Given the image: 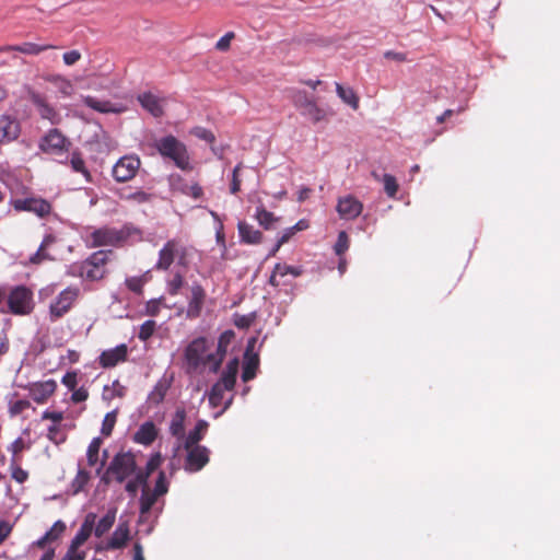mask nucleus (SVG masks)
I'll list each match as a JSON object with an SVG mask.
<instances>
[{
    "mask_svg": "<svg viewBox=\"0 0 560 560\" xmlns=\"http://www.w3.org/2000/svg\"><path fill=\"white\" fill-rule=\"evenodd\" d=\"M83 103L88 107H90V108H92V109H94L96 112L104 113V114L121 112V108L117 107L112 102L97 100L96 97H93V96H90V95L85 96L83 98Z\"/></svg>",
    "mask_w": 560,
    "mask_h": 560,
    "instance_id": "obj_28",
    "label": "nucleus"
},
{
    "mask_svg": "<svg viewBox=\"0 0 560 560\" xmlns=\"http://www.w3.org/2000/svg\"><path fill=\"white\" fill-rule=\"evenodd\" d=\"M10 470L11 477L19 483H24L28 478V472L18 464L14 457L11 459Z\"/></svg>",
    "mask_w": 560,
    "mask_h": 560,
    "instance_id": "obj_44",
    "label": "nucleus"
},
{
    "mask_svg": "<svg viewBox=\"0 0 560 560\" xmlns=\"http://www.w3.org/2000/svg\"><path fill=\"white\" fill-rule=\"evenodd\" d=\"M79 548L80 547H74L73 544L70 542V546L61 560H84L86 552L84 550L80 551Z\"/></svg>",
    "mask_w": 560,
    "mask_h": 560,
    "instance_id": "obj_56",
    "label": "nucleus"
},
{
    "mask_svg": "<svg viewBox=\"0 0 560 560\" xmlns=\"http://www.w3.org/2000/svg\"><path fill=\"white\" fill-rule=\"evenodd\" d=\"M147 481H148V474H143V471L140 470L136 474L133 479L129 480L126 483L125 489L129 494L135 495L140 486L147 487Z\"/></svg>",
    "mask_w": 560,
    "mask_h": 560,
    "instance_id": "obj_38",
    "label": "nucleus"
},
{
    "mask_svg": "<svg viewBox=\"0 0 560 560\" xmlns=\"http://www.w3.org/2000/svg\"><path fill=\"white\" fill-rule=\"evenodd\" d=\"M128 237L129 233L122 229L117 230L115 228L103 226L94 230L89 235L88 242L90 247H118L121 246Z\"/></svg>",
    "mask_w": 560,
    "mask_h": 560,
    "instance_id": "obj_8",
    "label": "nucleus"
},
{
    "mask_svg": "<svg viewBox=\"0 0 560 560\" xmlns=\"http://www.w3.org/2000/svg\"><path fill=\"white\" fill-rule=\"evenodd\" d=\"M128 357V348L121 343L113 349L105 350L100 355L101 366L108 369L114 368L120 362H125Z\"/></svg>",
    "mask_w": 560,
    "mask_h": 560,
    "instance_id": "obj_20",
    "label": "nucleus"
},
{
    "mask_svg": "<svg viewBox=\"0 0 560 560\" xmlns=\"http://www.w3.org/2000/svg\"><path fill=\"white\" fill-rule=\"evenodd\" d=\"M183 285H184V277L179 272H176L172 277V279H170L167 281L168 294L172 296H176L177 294H179V291L183 288Z\"/></svg>",
    "mask_w": 560,
    "mask_h": 560,
    "instance_id": "obj_48",
    "label": "nucleus"
},
{
    "mask_svg": "<svg viewBox=\"0 0 560 560\" xmlns=\"http://www.w3.org/2000/svg\"><path fill=\"white\" fill-rule=\"evenodd\" d=\"M117 510L115 508L109 509L106 514L97 522L94 526V535L102 537L106 534L115 524Z\"/></svg>",
    "mask_w": 560,
    "mask_h": 560,
    "instance_id": "obj_30",
    "label": "nucleus"
},
{
    "mask_svg": "<svg viewBox=\"0 0 560 560\" xmlns=\"http://www.w3.org/2000/svg\"><path fill=\"white\" fill-rule=\"evenodd\" d=\"M70 145L71 142L58 129H50L39 143L40 150L50 155L63 154Z\"/></svg>",
    "mask_w": 560,
    "mask_h": 560,
    "instance_id": "obj_12",
    "label": "nucleus"
},
{
    "mask_svg": "<svg viewBox=\"0 0 560 560\" xmlns=\"http://www.w3.org/2000/svg\"><path fill=\"white\" fill-rule=\"evenodd\" d=\"M182 191L194 199H199L203 195V189L198 183L184 185Z\"/></svg>",
    "mask_w": 560,
    "mask_h": 560,
    "instance_id": "obj_54",
    "label": "nucleus"
},
{
    "mask_svg": "<svg viewBox=\"0 0 560 560\" xmlns=\"http://www.w3.org/2000/svg\"><path fill=\"white\" fill-rule=\"evenodd\" d=\"M136 469L137 463L135 455L130 452H119L109 463L105 472L101 477V481L104 485H109L112 480H116L121 483L136 474Z\"/></svg>",
    "mask_w": 560,
    "mask_h": 560,
    "instance_id": "obj_2",
    "label": "nucleus"
},
{
    "mask_svg": "<svg viewBox=\"0 0 560 560\" xmlns=\"http://www.w3.org/2000/svg\"><path fill=\"white\" fill-rule=\"evenodd\" d=\"M170 386V382H167L166 380H160L149 394V401L154 405L161 404L164 400Z\"/></svg>",
    "mask_w": 560,
    "mask_h": 560,
    "instance_id": "obj_31",
    "label": "nucleus"
},
{
    "mask_svg": "<svg viewBox=\"0 0 560 560\" xmlns=\"http://www.w3.org/2000/svg\"><path fill=\"white\" fill-rule=\"evenodd\" d=\"M117 413L116 411H112L106 413L102 423V434L105 436H109L113 432V429L116 423Z\"/></svg>",
    "mask_w": 560,
    "mask_h": 560,
    "instance_id": "obj_50",
    "label": "nucleus"
},
{
    "mask_svg": "<svg viewBox=\"0 0 560 560\" xmlns=\"http://www.w3.org/2000/svg\"><path fill=\"white\" fill-rule=\"evenodd\" d=\"M336 209L341 219L353 220L362 213L363 205L354 196L347 195L338 199Z\"/></svg>",
    "mask_w": 560,
    "mask_h": 560,
    "instance_id": "obj_15",
    "label": "nucleus"
},
{
    "mask_svg": "<svg viewBox=\"0 0 560 560\" xmlns=\"http://www.w3.org/2000/svg\"><path fill=\"white\" fill-rule=\"evenodd\" d=\"M258 357L253 355L245 362L243 373H242V380L244 382H248L253 380L256 376V370L258 369Z\"/></svg>",
    "mask_w": 560,
    "mask_h": 560,
    "instance_id": "obj_41",
    "label": "nucleus"
},
{
    "mask_svg": "<svg viewBox=\"0 0 560 560\" xmlns=\"http://www.w3.org/2000/svg\"><path fill=\"white\" fill-rule=\"evenodd\" d=\"M145 282V276L129 277L126 279L125 284L131 292L136 294H142Z\"/></svg>",
    "mask_w": 560,
    "mask_h": 560,
    "instance_id": "obj_43",
    "label": "nucleus"
},
{
    "mask_svg": "<svg viewBox=\"0 0 560 560\" xmlns=\"http://www.w3.org/2000/svg\"><path fill=\"white\" fill-rule=\"evenodd\" d=\"M228 388L223 387L222 384L215 383L212 385L209 393V402L212 407H219L222 404L224 393Z\"/></svg>",
    "mask_w": 560,
    "mask_h": 560,
    "instance_id": "obj_42",
    "label": "nucleus"
},
{
    "mask_svg": "<svg viewBox=\"0 0 560 560\" xmlns=\"http://www.w3.org/2000/svg\"><path fill=\"white\" fill-rule=\"evenodd\" d=\"M288 93L293 106L313 124H318L327 118L326 110L319 107L315 97L306 91L293 88L289 89Z\"/></svg>",
    "mask_w": 560,
    "mask_h": 560,
    "instance_id": "obj_3",
    "label": "nucleus"
},
{
    "mask_svg": "<svg viewBox=\"0 0 560 560\" xmlns=\"http://www.w3.org/2000/svg\"><path fill=\"white\" fill-rule=\"evenodd\" d=\"M47 81L51 82L63 96H70L73 93L71 81L61 75H50Z\"/></svg>",
    "mask_w": 560,
    "mask_h": 560,
    "instance_id": "obj_33",
    "label": "nucleus"
},
{
    "mask_svg": "<svg viewBox=\"0 0 560 560\" xmlns=\"http://www.w3.org/2000/svg\"><path fill=\"white\" fill-rule=\"evenodd\" d=\"M70 165L74 172L81 173L88 182H91V174L80 152L74 151L71 153Z\"/></svg>",
    "mask_w": 560,
    "mask_h": 560,
    "instance_id": "obj_34",
    "label": "nucleus"
},
{
    "mask_svg": "<svg viewBox=\"0 0 560 560\" xmlns=\"http://www.w3.org/2000/svg\"><path fill=\"white\" fill-rule=\"evenodd\" d=\"M155 329H156V323L154 320H152V319L145 320L140 326V329L138 332V338L141 341H147L153 336Z\"/></svg>",
    "mask_w": 560,
    "mask_h": 560,
    "instance_id": "obj_47",
    "label": "nucleus"
},
{
    "mask_svg": "<svg viewBox=\"0 0 560 560\" xmlns=\"http://www.w3.org/2000/svg\"><path fill=\"white\" fill-rule=\"evenodd\" d=\"M141 106L154 117H161L164 114L161 100L150 92L138 95Z\"/></svg>",
    "mask_w": 560,
    "mask_h": 560,
    "instance_id": "obj_24",
    "label": "nucleus"
},
{
    "mask_svg": "<svg viewBox=\"0 0 560 560\" xmlns=\"http://www.w3.org/2000/svg\"><path fill=\"white\" fill-rule=\"evenodd\" d=\"M152 198L151 194H148L143 190H138L135 192H130L126 196H124V199L126 201L136 202V203H145L149 202Z\"/></svg>",
    "mask_w": 560,
    "mask_h": 560,
    "instance_id": "obj_51",
    "label": "nucleus"
},
{
    "mask_svg": "<svg viewBox=\"0 0 560 560\" xmlns=\"http://www.w3.org/2000/svg\"><path fill=\"white\" fill-rule=\"evenodd\" d=\"M31 102L36 107L38 114L43 119H48L51 122H56L58 114L55 110V108L47 103L46 98L43 95L38 93H33L31 95Z\"/></svg>",
    "mask_w": 560,
    "mask_h": 560,
    "instance_id": "obj_23",
    "label": "nucleus"
},
{
    "mask_svg": "<svg viewBox=\"0 0 560 560\" xmlns=\"http://www.w3.org/2000/svg\"><path fill=\"white\" fill-rule=\"evenodd\" d=\"M187 247L177 238L168 240L159 252V258L154 265L158 271H166L177 258L178 265H187Z\"/></svg>",
    "mask_w": 560,
    "mask_h": 560,
    "instance_id": "obj_6",
    "label": "nucleus"
},
{
    "mask_svg": "<svg viewBox=\"0 0 560 560\" xmlns=\"http://www.w3.org/2000/svg\"><path fill=\"white\" fill-rule=\"evenodd\" d=\"M348 248H349V237L345 231H341L338 234V238H337V242L334 247L335 253L338 256H342Z\"/></svg>",
    "mask_w": 560,
    "mask_h": 560,
    "instance_id": "obj_53",
    "label": "nucleus"
},
{
    "mask_svg": "<svg viewBox=\"0 0 560 560\" xmlns=\"http://www.w3.org/2000/svg\"><path fill=\"white\" fill-rule=\"evenodd\" d=\"M167 492V482L165 479V474L163 471H160L158 480L155 482V487L153 490V493L156 495H163Z\"/></svg>",
    "mask_w": 560,
    "mask_h": 560,
    "instance_id": "obj_60",
    "label": "nucleus"
},
{
    "mask_svg": "<svg viewBox=\"0 0 560 560\" xmlns=\"http://www.w3.org/2000/svg\"><path fill=\"white\" fill-rule=\"evenodd\" d=\"M241 242L246 244H259L262 241V233L245 221L237 224Z\"/></svg>",
    "mask_w": 560,
    "mask_h": 560,
    "instance_id": "obj_25",
    "label": "nucleus"
},
{
    "mask_svg": "<svg viewBox=\"0 0 560 560\" xmlns=\"http://www.w3.org/2000/svg\"><path fill=\"white\" fill-rule=\"evenodd\" d=\"M80 296V289L77 285H69L63 289L49 305V320L57 322L68 314Z\"/></svg>",
    "mask_w": 560,
    "mask_h": 560,
    "instance_id": "obj_7",
    "label": "nucleus"
},
{
    "mask_svg": "<svg viewBox=\"0 0 560 560\" xmlns=\"http://www.w3.org/2000/svg\"><path fill=\"white\" fill-rule=\"evenodd\" d=\"M234 38V33L229 32L222 36L215 44V48L220 51H226L230 48L231 40Z\"/></svg>",
    "mask_w": 560,
    "mask_h": 560,
    "instance_id": "obj_62",
    "label": "nucleus"
},
{
    "mask_svg": "<svg viewBox=\"0 0 560 560\" xmlns=\"http://www.w3.org/2000/svg\"><path fill=\"white\" fill-rule=\"evenodd\" d=\"M66 530V524L62 521H57L54 523L51 528L46 533L49 537L50 541L57 540Z\"/></svg>",
    "mask_w": 560,
    "mask_h": 560,
    "instance_id": "obj_57",
    "label": "nucleus"
},
{
    "mask_svg": "<svg viewBox=\"0 0 560 560\" xmlns=\"http://www.w3.org/2000/svg\"><path fill=\"white\" fill-rule=\"evenodd\" d=\"M31 402L26 399H19L11 402L9 412L11 416H18L24 412L26 409L31 408Z\"/></svg>",
    "mask_w": 560,
    "mask_h": 560,
    "instance_id": "obj_55",
    "label": "nucleus"
},
{
    "mask_svg": "<svg viewBox=\"0 0 560 560\" xmlns=\"http://www.w3.org/2000/svg\"><path fill=\"white\" fill-rule=\"evenodd\" d=\"M255 319H256L255 312L246 314V315L234 314V316H233V323L240 329L249 328L253 325V323L255 322Z\"/></svg>",
    "mask_w": 560,
    "mask_h": 560,
    "instance_id": "obj_45",
    "label": "nucleus"
},
{
    "mask_svg": "<svg viewBox=\"0 0 560 560\" xmlns=\"http://www.w3.org/2000/svg\"><path fill=\"white\" fill-rule=\"evenodd\" d=\"M158 436V430L152 421L142 423L133 435V441L142 445H151Z\"/></svg>",
    "mask_w": 560,
    "mask_h": 560,
    "instance_id": "obj_22",
    "label": "nucleus"
},
{
    "mask_svg": "<svg viewBox=\"0 0 560 560\" xmlns=\"http://www.w3.org/2000/svg\"><path fill=\"white\" fill-rule=\"evenodd\" d=\"M102 439L94 438L88 446L86 458L90 466H94L98 460V454L102 446Z\"/></svg>",
    "mask_w": 560,
    "mask_h": 560,
    "instance_id": "obj_40",
    "label": "nucleus"
},
{
    "mask_svg": "<svg viewBox=\"0 0 560 560\" xmlns=\"http://www.w3.org/2000/svg\"><path fill=\"white\" fill-rule=\"evenodd\" d=\"M162 464V456L160 453L153 454L147 463L145 471L143 474H148V477L155 471Z\"/></svg>",
    "mask_w": 560,
    "mask_h": 560,
    "instance_id": "obj_59",
    "label": "nucleus"
},
{
    "mask_svg": "<svg viewBox=\"0 0 560 560\" xmlns=\"http://www.w3.org/2000/svg\"><path fill=\"white\" fill-rule=\"evenodd\" d=\"M209 342L206 337L191 340L184 351L185 371L187 374H196L201 368L211 366L208 360Z\"/></svg>",
    "mask_w": 560,
    "mask_h": 560,
    "instance_id": "obj_4",
    "label": "nucleus"
},
{
    "mask_svg": "<svg viewBox=\"0 0 560 560\" xmlns=\"http://www.w3.org/2000/svg\"><path fill=\"white\" fill-rule=\"evenodd\" d=\"M96 517V514L93 512H90L85 515L78 533L71 540V544H73L74 547H81L90 538L94 532Z\"/></svg>",
    "mask_w": 560,
    "mask_h": 560,
    "instance_id": "obj_21",
    "label": "nucleus"
},
{
    "mask_svg": "<svg viewBox=\"0 0 560 560\" xmlns=\"http://www.w3.org/2000/svg\"><path fill=\"white\" fill-rule=\"evenodd\" d=\"M242 167H243V164L238 163L232 172V178H231V183H230V192L233 195L237 194L241 190L242 180L240 178V172H241Z\"/></svg>",
    "mask_w": 560,
    "mask_h": 560,
    "instance_id": "obj_52",
    "label": "nucleus"
},
{
    "mask_svg": "<svg viewBox=\"0 0 560 560\" xmlns=\"http://www.w3.org/2000/svg\"><path fill=\"white\" fill-rule=\"evenodd\" d=\"M159 153L172 160L180 170H190L189 155L186 145L174 136H166L156 141Z\"/></svg>",
    "mask_w": 560,
    "mask_h": 560,
    "instance_id": "obj_5",
    "label": "nucleus"
},
{
    "mask_svg": "<svg viewBox=\"0 0 560 560\" xmlns=\"http://www.w3.org/2000/svg\"><path fill=\"white\" fill-rule=\"evenodd\" d=\"M130 539V528L127 521L120 522L105 545L96 546V551L122 549Z\"/></svg>",
    "mask_w": 560,
    "mask_h": 560,
    "instance_id": "obj_14",
    "label": "nucleus"
},
{
    "mask_svg": "<svg viewBox=\"0 0 560 560\" xmlns=\"http://www.w3.org/2000/svg\"><path fill=\"white\" fill-rule=\"evenodd\" d=\"M57 389L55 380H47L45 382H36L28 386L30 396L37 404H45L48 398L54 395Z\"/></svg>",
    "mask_w": 560,
    "mask_h": 560,
    "instance_id": "obj_19",
    "label": "nucleus"
},
{
    "mask_svg": "<svg viewBox=\"0 0 560 560\" xmlns=\"http://www.w3.org/2000/svg\"><path fill=\"white\" fill-rule=\"evenodd\" d=\"M382 182L384 184L386 195L390 198L395 197L399 188L396 178L390 174H384Z\"/></svg>",
    "mask_w": 560,
    "mask_h": 560,
    "instance_id": "obj_46",
    "label": "nucleus"
},
{
    "mask_svg": "<svg viewBox=\"0 0 560 560\" xmlns=\"http://www.w3.org/2000/svg\"><path fill=\"white\" fill-rule=\"evenodd\" d=\"M57 46L54 45H37L35 43H23L21 45H16V51L25 55H38L48 49H56Z\"/></svg>",
    "mask_w": 560,
    "mask_h": 560,
    "instance_id": "obj_35",
    "label": "nucleus"
},
{
    "mask_svg": "<svg viewBox=\"0 0 560 560\" xmlns=\"http://www.w3.org/2000/svg\"><path fill=\"white\" fill-rule=\"evenodd\" d=\"M208 427L209 424L206 420H199L196 423L195 429L185 438L184 448H191V446L199 445V442L203 439Z\"/></svg>",
    "mask_w": 560,
    "mask_h": 560,
    "instance_id": "obj_27",
    "label": "nucleus"
},
{
    "mask_svg": "<svg viewBox=\"0 0 560 560\" xmlns=\"http://www.w3.org/2000/svg\"><path fill=\"white\" fill-rule=\"evenodd\" d=\"M185 419L186 411L183 408H179L175 411L171 423H170V432L173 436L177 439L185 438Z\"/></svg>",
    "mask_w": 560,
    "mask_h": 560,
    "instance_id": "obj_29",
    "label": "nucleus"
},
{
    "mask_svg": "<svg viewBox=\"0 0 560 560\" xmlns=\"http://www.w3.org/2000/svg\"><path fill=\"white\" fill-rule=\"evenodd\" d=\"M238 372V360L236 358L229 361L220 380L217 382L222 384L223 387L228 388V390H232L236 383V375Z\"/></svg>",
    "mask_w": 560,
    "mask_h": 560,
    "instance_id": "obj_26",
    "label": "nucleus"
},
{
    "mask_svg": "<svg viewBox=\"0 0 560 560\" xmlns=\"http://www.w3.org/2000/svg\"><path fill=\"white\" fill-rule=\"evenodd\" d=\"M158 498L159 495H156L153 492H150L147 488H144L140 498V513H149L154 503L156 502Z\"/></svg>",
    "mask_w": 560,
    "mask_h": 560,
    "instance_id": "obj_39",
    "label": "nucleus"
},
{
    "mask_svg": "<svg viewBox=\"0 0 560 560\" xmlns=\"http://www.w3.org/2000/svg\"><path fill=\"white\" fill-rule=\"evenodd\" d=\"M11 206L18 212L26 211L45 218L51 212V205L40 197L16 198L11 200Z\"/></svg>",
    "mask_w": 560,
    "mask_h": 560,
    "instance_id": "obj_10",
    "label": "nucleus"
},
{
    "mask_svg": "<svg viewBox=\"0 0 560 560\" xmlns=\"http://www.w3.org/2000/svg\"><path fill=\"white\" fill-rule=\"evenodd\" d=\"M190 293L191 295L188 301L186 315L188 318H197L201 314L207 293L202 285L198 282L192 283Z\"/></svg>",
    "mask_w": 560,
    "mask_h": 560,
    "instance_id": "obj_16",
    "label": "nucleus"
},
{
    "mask_svg": "<svg viewBox=\"0 0 560 560\" xmlns=\"http://www.w3.org/2000/svg\"><path fill=\"white\" fill-rule=\"evenodd\" d=\"M336 92L342 102L351 106L353 109L359 108V97L353 89L343 88L340 83H336Z\"/></svg>",
    "mask_w": 560,
    "mask_h": 560,
    "instance_id": "obj_32",
    "label": "nucleus"
},
{
    "mask_svg": "<svg viewBox=\"0 0 560 560\" xmlns=\"http://www.w3.org/2000/svg\"><path fill=\"white\" fill-rule=\"evenodd\" d=\"M91 479V475L83 468H79L75 477L71 481V489L73 494L81 492Z\"/></svg>",
    "mask_w": 560,
    "mask_h": 560,
    "instance_id": "obj_36",
    "label": "nucleus"
},
{
    "mask_svg": "<svg viewBox=\"0 0 560 560\" xmlns=\"http://www.w3.org/2000/svg\"><path fill=\"white\" fill-rule=\"evenodd\" d=\"M187 456L184 468L188 472H197L209 463L210 451L202 445H195L191 448H185Z\"/></svg>",
    "mask_w": 560,
    "mask_h": 560,
    "instance_id": "obj_13",
    "label": "nucleus"
},
{
    "mask_svg": "<svg viewBox=\"0 0 560 560\" xmlns=\"http://www.w3.org/2000/svg\"><path fill=\"white\" fill-rule=\"evenodd\" d=\"M61 383L70 390H74L78 385V375L75 372H67L61 380Z\"/></svg>",
    "mask_w": 560,
    "mask_h": 560,
    "instance_id": "obj_61",
    "label": "nucleus"
},
{
    "mask_svg": "<svg viewBox=\"0 0 560 560\" xmlns=\"http://www.w3.org/2000/svg\"><path fill=\"white\" fill-rule=\"evenodd\" d=\"M234 337V332L232 330H226L221 334L218 340L217 351L214 353L208 354V360L211 362L210 372L218 373L223 362V359L226 353V349L232 338Z\"/></svg>",
    "mask_w": 560,
    "mask_h": 560,
    "instance_id": "obj_17",
    "label": "nucleus"
},
{
    "mask_svg": "<svg viewBox=\"0 0 560 560\" xmlns=\"http://www.w3.org/2000/svg\"><path fill=\"white\" fill-rule=\"evenodd\" d=\"M20 122L8 115L0 116V144H7L16 140L20 136Z\"/></svg>",
    "mask_w": 560,
    "mask_h": 560,
    "instance_id": "obj_18",
    "label": "nucleus"
},
{
    "mask_svg": "<svg viewBox=\"0 0 560 560\" xmlns=\"http://www.w3.org/2000/svg\"><path fill=\"white\" fill-rule=\"evenodd\" d=\"M190 133L194 135L195 137L199 138V139H202L205 141L209 142V143H212L215 140L214 135L210 130H208V129H206L203 127H195L190 131Z\"/></svg>",
    "mask_w": 560,
    "mask_h": 560,
    "instance_id": "obj_58",
    "label": "nucleus"
},
{
    "mask_svg": "<svg viewBox=\"0 0 560 560\" xmlns=\"http://www.w3.org/2000/svg\"><path fill=\"white\" fill-rule=\"evenodd\" d=\"M62 59L67 66H73L81 59V54L79 50H70L63 54Z\"/></svg>",
    "mask_w": 560,
    "mask_h": 560,
    "instance_id": "obj_64",
    "label": "nucleus"
},
{
    "mask_svg": "<svg viewBox=\"0 0 560 560\" xmlns=\"http://www.w3.org/2000/svg\"><path fill=\"white\" fill-rule=\"evenodd\" d=\"M140 166L141 161L137 155H125L115 163L112 175L116 182L125 183L137 175Z\"/></svg>",
    "mask_w": 560,
    "mask_h": 560,
    "instance_id": "obj_11",
    "label": "nucleus"
},
{
    "mask_svg": "<svg viewBox=\"0 0 560 560\" xmlns=\"http://www.w3.org/2000/svg\"><path fill=\"white\" fill-rule=\"evenodd\" d=\"M276 272L280 275V278H283L287 275H291L292 277L296 278L302 275L303 270L300 267L278 262L276 264Z\"/></svg>",
    "mask_w": 560,
    "mask_h": 560,
    "instance_id": "obj_49",
    "label": "nucleus"
},
{
    "mask_svg": "<svg viewBox=\"0 0 560 560\" xmlns=\"http://www.w3.org/2000/svg\"><path fill=\"white\" fill-rule=\"evenodd\" d=\"M110 389L112 394L107 397L108 399H113L115 397L122 398L127 392V388L122 384H120L118 380L113 382Z\"/></svg>",
    "mask_w": 560,
    "mask_h": 560,
    "instance_id": "obj_63",
    "label": "nucleus"
},
{
    "mask_svg": "<svg viewBox=\"0 0 560 560\" xmlns=\"http://www.w3.org/2000/svg\"><path fill=\"white\" fill-rule=\"evenodd\" d=\"M8 307L14 315H28L33 312V292L25 285L13 288L8 296Z\"/></svg>",
    "mask_w": 560,
    "mask_h": 560,
    "instance_id": "obj_9",
    "label": "nucleus"
},
{
    "mask_svg": "<svg viewBox=\"0 0 560 560\" xmlns=\"http://www.w3.org/2000/svg\"><path fill=\"white\" fill-rule=\"evenodd\" d=\"M113 255L112 250H97L85 260L71 266V275L88 281H101L108 275L107 264Z\"/></svg>",
    "mask_w": 560,
    "mask_h": 560,
    "instance_id": "obj_1",
    "label": "nucleus"
},
{
    "mask_svg": "<svg viewBox=\"0 0 560 560\" xmlns=\"http://www.w3.org/2000/svg\"><path fill=\"white\" fill-rule=\"evenodd\" d=\"M255 218L266 230H269L272 223L278 220L272 212L267 211L264 207H258L256 209Z\"/></svg>",
    "mask_w": 560,
    "mask_h": 560,
    "instance_id": "obj_37",
    "label": "nucleus"
}]
</instances>
